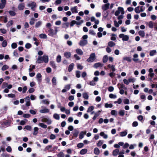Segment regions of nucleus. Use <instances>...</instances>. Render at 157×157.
<instances>
[{
	"label": "nucleus",
	"mask_w": 157,
	"mask_h": 157,
	"mask_svg": "<svg viewBox=\"0 0 157 157\" xmlns=\"http://www.w3.org/2000/svg\"><path fill=\"white\" fill-rule=\"evenodd\" d=\"M48 32V35L51 36H53V35H55V32H54L53 30L50 28H49Z\"/></svg>",
	"instance_id": "nucleus-15"
},
{
	"label": "nucleus",
	"mask_w": 157,
	"mask_h": 157,
	"mask_svg": "<svg viewBox=\"0 0 157 157\" xmlns=\"http://www.w3.org/2000/svg\"><path fill=\"white\" fill-rule=\"evenodd\" d=\"M74 66V64L73 63H71L68 67V71L71 72L73 69Z\"/></svg>",
	"instance_id": "nucleus-36"
},
{
	"label": "nucleus",
	"mask_w": 157,
	"mask_h": 157,
	"mask_svg": "<svg viewBox=\"0 0 157 157\" xmlns=\"http://www.w3.org/2000/svg\"><path fill=\"white\" fill-rule=\"evenodd\" d=\"M148 26L151 29L153 28L154 27V23L152 21H150L149 23Z\"/></svg>",
	"instance_id": "nucleus-59"
},
{
	"label": "nucleus",
	"mask_w": 157,
	"mask_h": 157,
	"mask_svg": "<svg viewBox=\"0 0 157 157\" xmlns=\"http://www.w3.org/2000/svg\"><path fill=\"white\" fill-rule=\"evenodd\" d=\"M36 4L34 2H32L30 4H28V6H30L31 8V9L33 10H35V8L36 6Z\"/></svg>",
	"instance_id": "nucleus-8"
},
{
	"label": "nucleus",
	"mask_w": 157,
	"mask_h": 157,
	"mask_svg": "<svg viewBox=\"0 0 157 157\" xmlns=\"http://www.w3.org/2000/svg\"><path fill=\"white\" fill-rule=\"evenodd\" d=\"M110 4L109 3H107L103 5L102 6V9L104 10H106L109 8V6Z\"/></svg>",
	"instance_id": "nucleus-10"
},
{
	"label": "nucleus",
	"mask_w": 157,
	"mask_h": 157,
	"mask_svg": "<svg viewBox=\"0 0 157 157\" xmlns=\"http://www.w3.org/2000/svg\"><path fill=\"white\" fill-rule=\"evenodd\" d=\"M108 60V56L107 55H105L104 56L102 61L103 63H105L106 62H107V61Z\"/></svg>",
	"instance_id": "nucleus-39"
},
{
	"label": "nucleus",
	"mask_w": 157,
	"mask_h": 157,
	"mask_svg": "<svg viewBox=\"0 0 157 157\" xmlns=\"http://www.w3.org/2000/svg\"><path fill=\"white\" fill-rule=\"evenodd\" d=\"M25 7V5L24 3H21L19 4L18 5V8L19 10H23Z\"/></svg>",
	"instance_id": "nucleus-12"
},
{
	"label": "nucleus",
	"mask_w": 157,
	"mask_h": 157,
	"mask_svg": "<svg viewBox=\"0 0 157 157\" xmlns=\"http://www.w3.org/2000/svg\"><path fill=\"white\" fill-rule=\"evenodd\" d=\"M139 35L141 36L144 37L145 36V33L143 30H140L138 32Z\"/></svg>",
	"instance_id": "nucleus-33"
},
{
	"label": "nucleus",
	"mask_w": 157,
	"mask_h": 157,
	"mask_svg": "<svg viewBox=\"0 0 157 157\" xmlns=\"http://www.w3.org/2000/svg\"><path fill=\"white\" fill-rule=\"evenodd\" d=\"M41 121L42 122H46L48 124H50L52 123V121L48 118L47 116H44L41 117Z\"/></svg>",
	"instance_id": "nucleus-2"
},
{
	"label": "nucleus",
	"mask_w": 157,
	"mask_h": 157,
	"mask_svg": "<svg viewBox=\"0 0 157 157\" xmlns=\"http://www.w3.org/2000/svg\"><path fill=\"white\" fill-rule=\"evenodd\" d=\"M17 45L16 43H13L11 45V47L12 49H15L17 48Z\"/></svg>",
	"instance_id": "nucleus-48"
},
{
	"label": "nucleus",
	"mask_w": 157,
	"mask_h": 157,
	"mask_svg": "<svg viewBox=\"0 0 157 157\" xmlns=\"http://www.w3.org/2000/svg\"><path fill=\"white\" fill-rule=\"evenodd\" d=\"M8 107L7 106H5L2 108L1 110L2 111L3 113H6V111L8 109Z\"/></svg>",
	"instance_id": "nucleus-45"
},
{
	"label": "nucleus",
	"mask_w": 157,
	"mask_h": 157,
	"mask_svg": "<svg viewBox=\"0 0 157 157\" xmlns=\"http://www.w3.org/2000/svg\"><path fill=\"white\" fill-rule=\"evenodd\" d=\"M42 24V22L41 21H39L36 22L35 25V27L38 28L40 27Z\"/></svg>",
	"instance_id": "nucleus-11"
},
{
	"label": "nucleus",
	"mask_w": 157,
	"mask_h": 157,
	"mask_svg": "<svg viewBox=\"0 0 157 157\" xmlns=\"http://www.w3.org/2000/svg\"><path fill=\"white\" fill-rule=\"evenodd\" d=\"M39 37L42 39H47V36L44 34H40L39 35Z\"/></svg>",
	"instance_id": "nucleus-35"
},
{
	"label": "nucleus",
	"mask_w": 157,
	"mask_h": 157,
	"mask_svg": "<svg viewBox=\"0 0 157 157\" xmlns=\"http://www.w3.org/2000/svg\"><path fill=\"white\" fill-rule=\"evenodd\" d=\"M27 121L28 120L27 119H25L24 120L21 121H20V124L21 125H23L25 124Z\"/></svg>",
	"instance_id": "nucleus-51"
},
{
	"label": "nucleus",
	"mask_w": 157,
	"mask_h": 157,
	"mask_svg": "<svg viewBox=\"0 0 157 157\" xmlns=\"http://www.w3.org/2000/svg\"><path fill=\"white\" fill-rule=\"evenodd\" d=\"M71 10L73 13H77L78 12L77 6H74L71 8Z\"/></svg>",
	"instance_id": "nucleus-16"
},
{
	"label": "nucleus",
	"mask_w": 157,
	"mask_h": 157,
	"mask_svg": "<svg viewBox=\"0 0 157 157\" xmlns=\"http://www.w3.org/2000/svg\"><path fill=\"white\" fill-rule=\"evenodd\" d=\"M30 68L29 69V71L31 72L32 71L33 69H34L35 68V66L34 65H30Z\"/></svg>",
	"instance_id": "nucleus-60"
},
{
	"label": "nucleus",
	"mask_w": 157,
	"mask_h": 157,
	"mask_svg": "<svg viewBox=\"0 0 157 157\" xmlns=\"http://www.w3.org/2000/svg\"><path fill=\"white\" fill-rule=\"evenodd\" d=\"M120 146H123L122 147H134L137 146L136 144H131L129 147V144L127 143H126L124 144L123 142H121L118 143V144H116L114 145V147H120Z\"/></svg>",
	"instance_id": "nucleus-1"
},
{
	"label": "nucleus",
	"mask_w": 157,
	"mask_h": 157,
	"mask_svg": "<svg viewBox=\"0 0 157 157\" xmlns=\"http://www.w3.org/2000/svg\"><path fill=\"white\" fill-rule=\"evenodd\" d=\"M103 64H101L100 63H95L93 67L95 68H97L98 67H102L103 66Z\"/></svg>",
	"instance_id": "nucleus-19"
},
{
	"label": "nucleus",
	"mask_w": 157,
	"mask_h": 157,
	"mask_svg": "<svg viewBox=\"0 0 157 157\" xmlns=\"http://www.w3.org/2000/svg\"><path fill=\"white\" fill-rule=\"evenodd\" d=\"M7 41L6 40H4L2 44V47H5L7 45Z\"/></svg>",
	"instance_id": "nucleus-49"
},
{
	"label": "nucleus",
	"mask_w": 157,
	"mask_h": 157,
	"mask_svg": "<svg viewBox=\"0 0 157 157\" xmlns=\"http://www.w3.org/2000/svg\"><path fill=\"white\" fill-rule=\"evenodd\" d=\"M119 150L118 149H116L113 151V155L115 156H116L119 153Z\"/></svg>",
	"instance_id": "nucleus-21"
},
{
	"label": "nucleus",
	"mask_w": 157,
	"mask_h": 157,
	"mask_svg": "<svg viewBox=\"0 0 157 157\" xmlns=\"http://www.w3.org/2000/svg\"><path fill=\"white\" fill-rule=\"evenodd\" d=\"M108 45L109 46L111 47H112L115 45V43L112 41H110L108 43Z\"/></svg>",
	"instance_id": "nucleus-40"
},
{
	"label": "nucleus",
	"mask_w": 157,
	"mask_h": 157,
	"mask_svg": "<svg viewBox=\"0 0 157 157\" xmlns=\"http://www.w3.org/2000/svg\"><path fill=\"white\" fill-rule=\"evenodd\" d=\"M43 62L45 63H48V56L44 55L42 56Z\"/></svg>",
	"instance_id": "nucleus-14"
},
{
	"label": "nucleus",
	"mask_w": 157,
	"mask_h": 157,
	"mask_svg": "<svg viewBox=\"0 0 157 157\" xmlns=\"http://www.w3.org/2000/svg\"><path fill=\"white\" fill-rule=\"evenodd\" d=\"M43 62L42 56H38L37 59V61L36 62H37L38 63H40Z\"/></svg>",
	"instance_id": "nucleus-24"
},
{
	"label": "nucleus",
	"mask_w": 157,
	"mask_h": 157,
	"mask_svg": "<svg viewBox=\"0 0 157 157\" xmlns=\"http://www.w3.org/2000/svg\"><path fill=\"white\" fill-rule=\"evenodd\" d=\"M140 6H139L136 7L135 9V12L137 13H139L140 12V10H139Z\"/></svg>",
	"instance_id": "nucleus-53"
},
{
	"label": "nucleus",
	"mask_w": 157,
	"mask_h": 157,
	"mask_svg": "<svg viewBox=\"0 0 157 157\" xmlns=\"http://www.w3.org/2000/svg\"><path fill=\"white\" fill-rule=\"evenodd\" d=\"M94 109V107L93 106H90L87 111V112H90L92 111Z\"/></svg>",
	"instance_id": "nucleus-56"
},
{
	"label": "nucleus",
	"mask_w": 157,
	"mask_h": 157,
	"mask_svg": "<svg viewBox=\"0 0 157 157\" xmlns=\"http://www.w3.org/2000/svg\"><path fill=\"white\" fill-rule=\"evenodd\" d=\"M53 117L55 119L57 120H59L60 118L59 115L57 113L54 114Z\"/></svg>",
	"instance_id": "nucleus-42"
},
{
	"label": "nucleus",
	"mask_w": 157,
	"mask_h": 157,
	"mask_svg": "<svg viewBox=\"0 0 157 157\" xmlns=\"http://www.w3.org/2000/svg\"><path fill=\"white\" fill-rule=\"evenodd\" d=\"M94 152L96 155H98L100 153V151L98 148H95L94 150Z\"/></svg>",
	"instance_id": "nucleus-37"
},
{
	"label": "nucleus",
	"mask_w": 157,
	"mask_h": 157,
	"mask_svg": "<svg viewBox=\"0 0 157 157\" xmlns=\"http://www.w3.org/2000/svg\"><path fill=\"white\" fill-rule=\"evenodd\" d=\"M61 57L60 55H58L56 58V60L57 63H60L61 61Z\"/></svg>",
	"instance_id": "nucleus-44"
},
{
	"label": "nucleus",
	"mask_w": 157,
	"mask_h": 157,
	"mask_svg": "<svg viewBox=\"0 0 157 157\" xmlns=\"http://www.w3.org/2000/svg\"><path fill=\"white\" fill-rule=\"evenodd\" d=\"M38 125L39 126L43 128H46L47 127V126L46 125L42 123H39Z\"/></svg>",
	"instance_id": "nucleus-32"
},
{
	"label": "nucleus",
	"mask_w": 157,
	"mask_h": 157,
	"mask_svg": "<svg viewBox=\"0 0 157 157\" xmlns=\"http://www.w3.org/2000/svg\"><path fill=\"white\" fill-rule=\"evenodd\" d=\"M13 23V20H11L8 21V23L6 24V27L7 28H9L12 25Z\"/></svg>",
	"instance_id": "nucleus-29"
},
{
	"label": "nucleus",
	"mask_w": 157,
	"mask_h": 157,
	"mask_svg": "<svg viewBox=\"0 0 157 157\" xmlns=\"http://www.w3.org/2000/svg\"><path fill=\"white\" fill-rule=\"evenodd\" d=\"M42 76L40 73H38L36 75V78L38 82L40 83L41 81Z\"/></svg>",
	"instance_id": "nucleus-13"
},
{
	"label": "nucleus",
	"mask_w": 157,
	"mask_h": 157,
	"mask_svg": "<svg viewBox=\"0 0 157 157\" xmlns=\"http://www.w3.org/2000/svg\"><path fill=\"white\" fill-rule=\"evenodd\" d=\"M86 132H81L79 134V138L82 139L84 136V135L85 134Z\"/></svg>",
	"instance_id": "nucleus-46"
},
{
	"label": "nucleus",
	"mask_w": 157,
	"mask_h": 157,
	"mask_svg": "<svg viewBox=\"0 0 157 157\" xmlns=\"http://www.w3.org/2000/svg\"><path fill=\"white\" fill-rule=\"evenodd\" d=\"M10 124L8 122H4L2 124V126L3 127H7L9 126Z\"/></svg>",
	"instance_id": "nucleus-26"
},
{
	"label": "nucleus",
	"mask_w": 157,
	"mask_h": 157,
	"mask_svg": "<svg viewBox=\"0 0 157 157\" xmlns=\"http://www.w3.org/2000/svg\"><path fill=\"white\" fill-rule=\"evenodd\" d=\"M64 154L62 152H60L57 155V156L58 157H64Z\"/></svg>",
	"instance_id": "nucleus-63"
},
{
	"label": "nucleus",
	"mask_w": 157,
	"mask_h": 157,
	"mask_svg": "<svg viewBox=\"0 0 157 157\" xmlns=\"http://www.w3.org/2000/svg\"><path fill=\"white\" fill-rule=\"evenodd\" d=\"M88 43L87 40H81L79 43V44L81 46H84L86 45Z\"/></svg>",
	"instance_id": "nucleus-9"
},
{
	"label": "nucleus",
	"mask_w": 157,
	"mask_h": 157,
	"mask_svg": "<svg viewBox=\"0 0 157 157\" xmlns=\"http://www.w3.org/2000/svg\"><path fill=\"white\" fill-rule=\"evenodd\" d=\"M0 19L2 20L4 23H6L7 22V18L6 16H1Z\"/></svg>",
	"instance_id": "nucleus-23"
},
{
	"label": "nucleus",
	"mask_w": 157,
	"mask_h": 157,
	"mask_svg": "<svg viewBox=\"0 0 157 157\" xmlns=\"http://www.w3.org/2000/svg\"><path fill=\"white\" fill-rule=\"evenodd\" d=\"M119 37L121 38L123 41H128L129 38V36L127 35H124V34H121L119 36Z\"/></svg>",
	"instance_id": "nucleus-5"
},
{
	"label": "nucleus",
	"mask_w": 157,
	"mask_h": 157,
	"mask_svg": "<svg viewBox=\"0 0 157 157\" xmlns=\"http://www.w3.org/2000/svg\"><path fill=\"white\" fill-rule=\"evenodd\" d=\"M64 56L67 59H69L71 56V54L70 52H66L64 54Z\"/></svg>",
	"instance_id": "nucleus-18"
},
{
	"label": "nucleus",
	"mask_w": 157,
	"mask_h": 157,
	"mask_svg": "<svg viewBox=\"0 0 157 157\" xmlns=\"http://www.w3.org/2000/svg\"><path fill=\"white\" fill-rule=\"evenodd\" d=\"M32 47L31 44L29 43H27L25 45V47L27 49H29Z\"/></svg>",
	"instance_id": "nucleus-62"
},
{
	"label": "nucleus",
	"mask_w": 157,
	"mask_h": 157,
	"mask_svg": "<svg viewBox=\"0 0 157 157\" xmlns=\"http://www.w3.org/2000/svg\"><path fill=\"white\" fill-rule=\"evenodd\" d=\"M39 128L37 127H35L33 128V135H36L38 133Z\"/></svg>",
	"instance_id": "nucleus-17"
},
{
	"label": "nucleus",
	"mask_w": 157,
	"mask_h": 157,
	"mask_svg": "<svg viewBox=\"0 0 157 157\" xmlns=\"http://www.w3.org/2000/svg\"><path fill=\"white\" fill-rule=\"evenodd\" d=\"M157 52L156 50H151L149 52V55L151 56H152L156 54Z\"/></svg>",
	"instance_id": "nucleus-30"
},
{
	"label": "nucleus",
	"mask_w": 157,
	"mask_h": 157,
	"mask_svg": "<svg viewBox=\"0 0 157 157\" xmlns=\"http://www.w3.org/2000/svg\"><path fill=\"white\" fill-rule=\"evenodd\" d=\"M100 135L103 136L104 139H106L108 138V136L106 134H105L104 132H101L100 134Z\"/></svg>",
	"instance_id": "nucleus-38"
},
{
	"label": "nucleus",
	"mask_w": 157,
	"mask_h": 157,
	"mask_svg": "<svg viewBox=\"0 0 157 157\" xmlns=\"http://www.w3.org/2000/svg\"><path fill=\"white\" fill-rule=\"evenodd\" d=\"M104 142L103 140H99L97 144V145L98 147H100L101 146L102 144H103Z\"/></svg>",
	"instance_id": "nucleus-52"
},
{
	"label": "nucleus",
	"mask_w": 157,
	"mask_h": 157,
	"mask_svg": "<svg viewBox=\"0 0 157 157\" xmlns=\"http://www.w3.org/2000/svg\"><path fill=\"white\" fill-rule=\"evenodd\" d=\"M49 111L48 109H41L40 110L39 112L41 113H48Z\"/></svg>",
	"instance_id": "nucleus-27"
},
{
	"label": "nucleus",
	"mask_w": 157,
	"mask_h": 157,
	"mask_svg": "<svg viewBox=\"0 0 157 157\" xmlns=\"http://www.w3.org/2000/svg\"><path fill=\"white\" fill-rule=\"evenodd\" d=\"M50 65L52 67L56 69V64L54 62V61H51L50 62Z\"/></svg>",
	"instance_id": "nucleus-28"
},
{
	"label": "nucleus",
	"mask_w": 157,
	"mask_h": 157,
	"mask_svg": "<svg viewBox=\"0 0 157 157\" xmlns=\"http://www.w3.org/2000/svg\"><path fill=\"white\" fill-rule=\"evenodd\" d=\"M96 58L95 53H92L90 54L89 57L87 59L86 61L89 63H91L95 60Z\"/></svg>",
	"instance_id": "nucleus-3"
},
{
	"label": "nucleus",
	"mask_w": 157,
	"mask_h": 157,
	"mask_svg": "<svg viewBox=\"0 0 157 157\" xmlns=\"http://www.w3.org/2000/svg\"><path fill=\"white\" fill-rule=\"evenodd\" d=\"M36 20L35 18L33 17L30 20L29 24L30 25H32L34 23V22Z\"/></svg>",
	"instance_id": "nucleus-34"
},
{
	"label": "nucleus",
	"mask_w": 157,
	"mask_h": 157,
	"mask_svg": "<svg viewBox=\"0 0 157 157\" xmlns=\"http://www.w3.org/2000/svg\"><path fill=\"white\" fill-rule=\"evenodd\" d=\"M87 150L86 149H83L81 150L80 152V153L81 155H84L86 153H87Z\"/></svg>",
	"instance_id": "nucleus-31"
},
{
	"label": "nucleus",
	"mask_w": 157,
	"mask_h": 157,
	"mask_svg": "<svg viewBox=\"0 0 157 157\" xmlns=\"http://www.w3.org/2000/svg\"><path fill=\"white\" fill-rule=\"evenodd\" d=\"M32 127L30 125H26L25 126L24 129H26L27 130L31 131L32 130Z\"/></svg>",
	"instance_id": "nucleus-57"
},
{
	"label": "nucleus",
	"mask_w": 157,
	"mask_h": 157,
	"mask_svg": "<svg viewBox=\"0 0 157 157\" xmlns=\"http://www.w3.org/2000/svg\"><path fill=\"white\" fill-rule=\"evenodd\" d=\"M76 24L77 25H78V24L76 21L73 20L71 22L70 24V26L71 27H72L74 25Z\"/></svg>",
	"instance_id": "nucleus-41"
},
{
	"label": "nucleus",
	"mask_w": 157,
	"mask_h": 157,
	"mask_svg": "<svg viewBox=\"0 0 157 157\" xmlns=\"http://www.w3.org/2000/svg\"><path fill=\"white\" fill-rule=\"evenodd\" d=\"M9 68V67L6 65H5L3 66L2 68V71H5L7 69H8Z\"/></svg>",
	"instance_id": "nucleus-54"
},
{
	"label": "nucleus",
	"mask_w": 157,
	"mask_h": 157,
	"mask_svg": "<svg viewBox=\"0 0 157 157\" xmlns=\"http://www.w3.org/2000/svg\"><path fill=\"white\" fill-rule=\"evenodd\" d=\"M82 96L83 98L86 99H88L89 98L88 95L86 93H83V94Z\"/></svg>",
	"instance_id": "nucleus-58"
},
{
	"label": "nucleus",
	"mask_w": 157,
	"mask_h": 157,
	"mask_svg": "<svg viewBox=\"0 0 157 157\" xmlns=\"http://www.w3.org/2000/svg\"><path fill=\"white\" fill-rule=\"evenodd\" d=\"M1 156L3 157H10V155L7 154L6 153H3L1 155Z\"/></svg>",
	"instance_id": "nucleus-64"
},
{
	"label": "nucleus",
	"mask_w": 157,
	"mask_h": 157,
	"mask_svg": "<svg viewBox=\"0 0 157 157\" xmlns=\"http://www.w3.org/2000/svg\"><path fill=\"white\" fill-rule=\"evenodd\" d=\"M73 136V137L74 138L77 137L78 134V129H75L72 132Z\"/></svg>",
	"instance_id": "nucleus-7"
},
{
	"label": "nucleus",
	"mask_w": 157,
	"mask_h": 157,
	"mask_svg": "<svg viewBox=\"0 0 157 157\" xmlns=\"http://www.w3.org/2000/svg\"><path fill=\"white\" fill-rule=\"evenodd\" d=\"M105 107L106 108L109 107L112 108L113 107V105L111 104H109L107 103H106L105 104Z\"/></svg>",
	"instance_id": "nucleus-61"
},
{
	"label": "nucleus",
	"mask_w": 157,
	"mask_h": 157,
	"mask_svg": "<svg viewBox=\"0 0 157 157\" xmlns=\"http://www.w3.org/2000/svg\"><path fill=\"white\" fill-rule=\"evenodd\" d=\"M120 12L121 13L122 15L124 14V13L123 8L122 7H119L118 8V10L116 11L115 13V15L116 16H118L120 14Z\"/></svg>",
	"instance_id": "nucleus-4"
},
{
	"label": "nucleus",
	"mask_w": 157,
	"mask_h": 157,
	"mask_svg": "<svg viewBox=\"0 0 157 157\" xmlns=\"http://www.w3.org/2000/svg\"><path fill=\"white\" fill-rule=\"evenodd\" d=\"M127 134V132L126 131H124L121 132L120 133V136H124L126 135Z\"/></svg>",
	"instance_id": "nucleus-55"
},
{
	"label": "nucleus",
	"mask_w": 157,
	"mask_h": 157,
	"mask_svg": "<svg viewBox=\"0 0 157 157\" xmlns=\"http://www.w3.org/2000/svg\"><path fill=\"white\" fill-rule=\"evenodd\" d=\"M119 85L120 86V87L118 86V87L119 89H124V90H126L127 89V88L125 87V86L123 83H118L117 84V86H118Z\"/></svg>",
	"instance_id": "nucleus-25"
},
{
	"label": "nucleus",
	"mask_w": 157,
	"mask_h": 157,
	"mask_svg": "<svg viewBox=\"0 0 157 157\" xmlns=\"http://www.w3.org/2000/svg\"><path fill=\"white\" fill-rule=\"evenodd\" d=\"M8 12L12 16H15L16 15V13L13 11L10 10L8 11Z\"/></svg>",
	"instance_id": "nucleus-50"
},
{
	"label": "nucleus",
	"mask_w": 157,
	"mask_h": 157,
	"mask_svg": "<svg viewBox=\"0 0 157 157\" xmlns=\"http://www.w3.org/2000/svg\"><path fill=\"white\" fill-rule=\"evenodd\" d=\"M70 24L68 22L63 23L62 24V27L65 29L67 28L69 26Z\"/></svg>",
	"instance_id": "nucleus-22"
},
{
	"label": "nucleus",
	"mask_w": 157,
	"mask_h": 157,
	"mask_svg": "<svg viewBox=\"0 0 157 157\" xmlns=\"http://www.w3.org/2000/svg\"><path fill=\"white\" fill-rule=\"evenodd\" d=\"M138 56V55L136 54H135L133 55L134 58L133 59V60L135 62H137L138 60V59H135V58H137Z\"/></svg>",
	"instance_id": "nucleus-43"
},
{
	"label": "nucleus",
	"mask_w": 157,
	"mask_h": 157,
	"mask_svg": "<svg viewBox=\"0 0 157 157\" xmlns=\"http://www.w3.org/2000/svg\"><path fill=\"white\" fill-rule=\"evenodd\" d=\"M52 81L53 86H54L57 85L56 78L55 77H53Z\"/></svg>",
	"instance_id": "nucleus-20"
},
{
	"label": "nucleus",
	"mask_w": 157,
	"mask_h": 157,
	"mask_svg": "<svg viewBox=\"0 0 157 157\" xmlns=\"http://www.w3.org/2000/svg\"><path fill=\"white\" fill-rule=\"evenodd\" d=\"M118 113L120 116H123L125 114L124 110H121L119 111Z\"/></svg>",
	"instance_id": "nucleus-47"
},
{
	"label": "nucleus",
	"mask_w": 157,
	"mask_h": 157,
	"mask_svg": "<svg viewBox=\"0 0 157 157\" xmlns=\"http://www.w3.org/2000/svg\"><path fill=\"white\" fill-rule=\"evenodd\" d=\"M25 101L26 102L25 105L26 106L28 107L31 105L30 98L29 96L26 97Z\"/></svg>",
	"instance_id": "nucleus-6"
}]
</instances>
